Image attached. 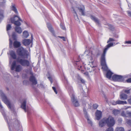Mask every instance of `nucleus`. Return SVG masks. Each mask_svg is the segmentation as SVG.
Returning <instances> with one entry per match:
<instances>
[{"instance_id":"nucleus-1","label":"nucleus","mask_w":131,"mask_h":131,"mask_svg":"<svg viewBox=\"0 0 131 131\" xmlns=\"http://www.w3.org/2000/svg\"><path fill=\"white\" fill-rule=\"evenodd\" d=\"M115 121L114 117L111 116H109L107 118L105 117L100 121L99 123L100 127H102L106 124L109 128L105 131H114L112 127L115 124Z\"/></svg>"},{"instance_id":"nucleus-2","label":"nucleus","mask_w":131,"mask_h":131,"mask_svg":"<svg viewBox=\"0 0 131 131\" xmlns=\"http://www.w3.org/2000/svg\"><path fill=\"white\" fill-rule=\"evenodd\" d=\"M108 48L106 47L104 49L103 53L102 54L101 58V62L102 66V69L105 71H106L108 69V67L107 66L105 59V55L107 51Z\"/></svg>"},{"instance_id":"nucleus-3","label":"nucleus","mask_w":131,"mask_h":131,"mask_svg":"<svg viewBox=\"0 0 131 131\" xmlns=\"http://www.w3.org/2000/svg\"><path fill=\"white\" fill-rule=\"evenodd\" d=\"M108 48L106 47L104 49L103 53L102 54L101 58V62L102 66V69L105 71H106L108 69V67L107 66L105 59V55L107 51Z\"/></svg>"},{"instance_id":"nucleus-4","label":"nucleus","mask_w":131,"mask_h":131,"mask_svg":"<svg viewBox=\"0 0 131 131\" xmlns=\"http://www.w3.org/2000/svg\"><path fill=\"white\" fill-rule=\"evenodd\" d=\"M18 54L22 57L25 58L28 56V51L23 47H21L18 48L17 50Z\"/></svg>"},{"instance_id":"nucleus-5","label":"nucleus","mask_w":131,"mask_h":131,"mask_svg":"<svg viewBox=\"0 0 131 131\" xmlns=\"http://www.w3.org/2000/svg\"><path fill=\"white\" fill-rule=\"evenodd\" d=\"M17 61L23 67H28L30 64V61L27 59L18 58L17 59Z\"/></svg>"},{"instance_id":"nucleus-6","label":"nucleus","mask_w":131,"mask_h":131,"mask_svg":"<svg viewBox=\"0 0 131 131\" xmlns=\"http://www.w3.org/2000/svg\"><path fill=\"white\" fill-rule=\"evenodd\" d=\"M11 69L12 70H15L16 71L19 72L21 70L22 67L20 65H17L16 61L14 60L12 63Z\"/></svg>"},{"instance_id":"nucleus-7","label":"nucleus","mask_w":131,"mask_h":131,"mask_svg":"<svg viewBox=\"0 0 131 131\" xmlns=\"http://www.w3.org/2000/svg\"><path fill=\"white\" fill-rule=\"evenodd\" d=\"M11 20L12 23H14L15 25L18 26L21 25V24L19 21H22V20L18 16L15 15L13 17L11 18Z\"/></svg>"},{"instance_id":"nucleus-8","label":"nucleus","mask_w":131,"mask_h":131,"mask_svg":"<svg viewBox=\"0 0 131 131\" xmlns=\"http://www.w3.org/2000/svg\"><path fill=\"white\" fill-rule=\"evenodd\" d=\"M71 95V94H70ZM71 100L73 105L75 107H77L79 106V105L78 101L76 100L74 94L72 93L71 96Z\"/></svg>"},{"instance_id":"nucleus-9","label":"nucleus","mask_w":131,"mask_h":131,"mask_svg":"<svg viewBox=\"0 0 131 131\" xmlns=\"http://www.w3.org/2000/svg\"><path fill=\"white\" fill-rule=\"evenodd\" d=\"M74 64L75 66L77 67L78 69L80 70L83 63L81 59H79L77 60L74 61Z\"/></svg>"},{"instance_id":"nucleus-10","label":"nucleus","mask_w":131,"mask_h":131,"mask_svg":"<svg viewBox=\"0 0 131 131\" xmlns=\"http://www.w3.org/2000/svg\"><path fill=\"white\" fill-rule=\"evenodd\" d=\"M81 72L82 73L87 76H89V75H92L95 74V71L94 70H92L91 71H89V72H87L83 70H81Z\"/></svg>"},{"instance_id":"nucleus-11","label":"nucleus","mask_w":131,"mask_h":131,"mask_svg":"<svg viewBox=\"0 0 131 131\" xmlns=\"http://www.w3.org/2000/svg\"><path fill=\"white\" fill-rule=\"evenodd\" d=\"M92 54L95 57L97 58L100 56V51L98 48L94 49L92 51Z\"/></svg>"},{"instance_id":"nucleus-12","label":"nucleus","mask_w":131,"mask_h":131,"mask_svg":"<svg viewBox=\"0 0 131 131\" xmlns=\"http://www.w3.org/2000/svg\"><path fill=\"white\" fill-rule=\"evenodd\" d=\"M2 100L7 105L8 108L11 109L12 107V105L6 97L5 96H3Z\"/></svg>"},{"instance_id":"nucleus-13","label":"nucleus","mask_w":131,"mask_h":131,"mask_svg":"<svg viewBox=\"0 0 131 131\" xmlns=\"http://www.w3.org/2000/svg\"><path fill=\"white\" fill-rule=\"evenodd\" d=\"M31 38L32 40H31L29 39H24L22 41V43L23 45L25 46H28L32 42V39L33 38L32 35H31Z\"/></svg>"},{"instance_id":"nucleus-14","label":"nucleus","mask_w":131,"mask_h":131,"mask_svg":"<svg viewBox=\"0 0 131 131\" xmlns=\"http://www.w3.org/2000/svg\"><path fill=\"white\" fill-rule=\"evenodd\" d=\"M29 79L30 81L32 83V85H35L37 84V80L34 76H30Z\"/></svg>"},{"instance_id":"nucleus-15","label":"nucleus","mask_w":131,"mask_h":131,"mask_svg":"<svg viewBox=\"0 0 131 131\" xmlns=\"http://www.w3.org/2000/svg\"><path fill=\"white\" fill-rule=\"evenodd\" d=\"M47 27L48 28L49 30L53 34H54V31L53 29L51 24L50 23H47Z\"/></svg>"},{"instance_id":"nucleus-16","label":"nucleus","mask_w":131,"mask_h":131,"mask_svg":"<svg viewBox=\"0 0 131 131\" xmlns=\"http://www.w3.org/2000/svg\"><path fill=\"white\" fill-rule=\"evenodd\" d=\"M102 113L100 111L97 110L95 113V116L97 120H99L102 117Z\"/></svg>"},{"instance_id":"nucleus-17","label":"nucleus","mask_w":131,"mask_h":131,"mask_svg":"<svg viewBox=\"0 0 131 131\" xmlns=\"http://www.w3.org/2000/svg\"><path fill=\"white\" fill-rule=\"evenodd\" d=\"M76 8L78 9L79 12L81 13L82 15L83 16H84L85 15V8L84 6H82L81 8H80L79 7H76Z\"/></svg>"},{"instance_id":"nucleus-18","label":"nucleus","mask_w":131,"mask_h":131,"mask_svg":"<svg viewBox=\"0 0 131 131\" xmlns=\"http://www.w3.org/2000/svg\"><path fill=\"white\" fill-rule=\"evenodd\" d=\"M13 45L15 48H18L21 46V44L20 42L16 40L14 42Z\"/></svg>"},{"instance_id":"nucleus-19","label":"nucleus","mask_w":131,"mask_h":131,"mask_svg":"<svg viewBox=\"0 0 131 131\" xmlns=\"http://www.w3.org/2000/svg\"><path fill=\"white\" fill-rule=\"evenodd\" d=\"M90 18L92 20H93L95 23H96L98 25H100L99 20L97 18H96L95 16L92 15H91Z\"/></svg>"},{"instance_id":"nucleus-20","label":"nucleus","mask_w":131,"mask_h":131,"mask_svg":"<svg viewBox=\"0 0 131 131\" xmlns=\"http://www.w3.org/2000/svg\"><path fill=\"white\" fill-rule=\"evenodd\" d=\"M10 56L12 58L16 59L17 58V55L15 51L13 50H11L9 52Z\"/></svg>"},{"instance_id":"nucleus-21","label":"nucleus","mask_w":131,"mask_h":131,"mask_svg":"<svg viewBox=\"0 0 131 131\" xmlns=\"http://www.w3.org/2000/svg\"><path fill=\"white\" fill-rule=\"evenodd\" d=\"M127 102L126 101H122L120 100H118L115 102V103L114 104V105H116L117 104H126Z\"/></svg>"},{"instance_id":"nucleus-22","label":"nucleus","mask_w":131,"mask_h":131,"mask_svg":"<svg viewBox=\"0 0 131 131\" xmlns=\"http://www.w3.org/2000/svg\"><path fill=\"white\" fill-rule=\"evenodd\" d=\"M120 97L121 99L125 100L127 99L128 96L126 94L122 93L120 95Z\"/></svg>"},{"instance_id":"nucleus-23","label":"nucleus","mask_w":131,"mask_h":131,"mask_svg":"<svg viewBox=\"0 0 131 131\" xmlns=\"http://www.w3.org/2000/svg\"><path fill=\"white\" fill-rule=\"evenodd\" d=\"M113 74V73L110 70H109L106 73V77L107 78L110 79Z\"/></svg>"},{"instance_id":"nucleus-24","label":"nucleus","mask_w":131,"mask_h":131,"mask_svg":"<svg viewBox=\"0 0 131 131\" xmlns=\"http://www.w3.org/2000/svg\"><path fill=\"white\" fill-rule=\"evenodd\" d=\"M15 31L19 34H20L22 32V30L20 27L16 26L15 28Z\"/></svg>"},{"instance_id":"nucleus-25","label":"nucleus","mask_w":131,"mask_h":131,"mask_svg":"<svg viewBox=\"0 0 131 131\" xmlns=\"http://www.w3.org/2000/svg\"><path fill=\"white\" fill-rule=\"evenodd\" d=\"M21 107L24 109L25 112H26V102L25 101H24L21 104Z\"/></svg>"},{"instance_id":"nucleus-26","label":"nucleus","mask_w":131,"mask_h":131,"mask_svg":"<svg viewBox=\"0 0 131 131\" xmlns=\"http://www.w3.org/2000/svg\"><path fill=\"white\" fill-rule=\"evenodd\" d=\"M15 121L13 123V125H16L18 127H19L20 125V124L19 121L16 118L15 119Z\"/></svg>"},{"instance_id":"nucleus-27","label":"nucleus","mask_w":131,"mask_h":131,"mask_svg":"<svg viewBox=\"0 0 131 131\" xmlns=\"http://www.w3.org/2000/svg\"><path fill=\"white\" fill-rule=\"evenodd\" d=\"M117 81L122 82L124 80V78L122 76L118 75Z\"/></svg>"},{"instance_id":"nucleus-28","label":"nucleus","mask_w":131,"mask_h":131,"mask_svg":"<svg viewBox=\"0 0 131 131\" xmlns=\"http://www.w3.org/2000/svg\"><path fill=\"white\" fill-rule=\"evenodd\" d=\"M113 114L115 116L118 115L120 112V111L118 110H114L113 111Z\"/></svg>"},{"instance_id":"nucleus-29","label":"nucleus","mask_w":131,"mask_h":131,"mask_svg":"<svg viewBox=\"0 0 131 131\" xmlns=\"http://www.w3.org/2000/svg\"><path fill=\"white\" fill-rule=\"evenodd\" d=\"M29 35L27 31H25L23 32V36L24 38H27L28 36Z\"/></svg>"},{"instance_id":"nucleus-30","label":"nucleus","mask_w":131,"mask_h":131,"mask_svg":"<svg viewBox=\"0 0 131 131\" xmlns=\"http://www.w3.org/2000/svg\"><path fill=\"white\" fill-rule=\"evenodd\" d=\"M115 131H125V130L123 127H117L115 129Z\"/></svg>"},{"instance_id":"nucleus-31","label":"nucleus","mask_w":131,"mask_h":131,"mask_svg":"<svg viewBox=\"0 0 131 131\" xmlns=\"http://www.w3.org/2000/svg\"><path fill=\"white\" fill-rule=\"evenodd\" d=\"M11 8L12 10L16 14L18 13V12L17 9L14 5L12 6L11 7Z\"/></svg>"},{"instance_id":"nucleus-32","label":"nucleus","mask_w":131,"mask_h":131,"mask_svg":"<svg viewBox=\"0 0 131 131\" xmlns=\"http://www.w3.org/2000/svg\"><path fill=\"white\" fill-rule=\"evenodd\" d=\"M118 75H113L112 77V79L113 80L115 81H117Z\"/></svg>"},{"instance_id":"nucleus-33","label":"nucleus","mask_w":131,"mask_h":131,"mask_svg":"<svg viewBox=\"0 0 131 131\" xmlns=\"http://www.w3.org/2000/svg\"><path fill=\"white\" fill-rule=\"evenodd\" d=\"M114 44L112 42H110L107 44L106 46L108 49L110 47L113 46Z\"/></svg>"},{"instance_id":"nucleus-34","label":"nucleus","mask_w":131,"mask_h":131,"mask_svg":"<svg viewBox=\"0 0 131 131\" xmlns=\"http://www.w3.org/2000/svg\"><path fill=\"white\" fill-rule=\"evenodd\" d=\"M85 117L87 119V122H88V123L89 124H91V125H92V123L91 121L90 120L88 116H86V117Z\"/></svg>"},{"instance_id":"nucleus-35","label":"nucleus","mask_w":131,"mask_h":131,"mask_svg":"<svg viewBox=\"0 0 131 131\" xmlns=\"http://www.w3.org/2000/svg\"><path fill=\"white\" fill-rule=\"evenodd\" d=\"M12 37L14 40H16V36L15 32H14L13 33Z\"/></svg>"},{"instance_id":"nucleus-36","label":"nucleus","mask_w":131,"mask_h":131,"mask_svg":"<svg viewBox=\"0 0 131 131\" xmlns=\"http://www.w3.org/2000/svg\"><path fill=\"white\" fill-rule=\"evenodd\" d=\"M11 26L9 24H7L6 26V30L7 31L10 30L11 28Z\"/></svg>"},{"instance_id":"nucleus-37","label":"nucleus","mask_w":131,"mask_h":131,"mask_svg":"<svg viewBox=\"0 0 131 131\" xmlns=\"http://www.w3.org/2000/svg\"><path fill=\"white\" fill-rule=\"evenodd\" d=\"M108 26H109V29L111 31H112L114 30V27L113 26L110 24H109Z\"/></svg>"},{"instance_id":"nucleus-38","label":"nucleus","mask_w":131,"mask_h":131,"mask_svg":"<svg viewBox=\"0 0 131 131\" xmlns=\"http://www.w3.org/2000/svg\"><path fill=\"white\" fill-rule=\"evenodd\" d=\"M115 41V39H114L113 38H109V39L107 40V43H108L109 42H111L114 41Z\"/></svg>"},{"instance_id":"nucleus-39","label":"nucleus","mask_w":131,"mask_h":131,"mask_svg":"<svg viewBox=\"0 0 131 131\" xmlns=\"http://www.w3.org/2000/svg\"><path fill=\"white\" fill-rule=\"evenodd\" d=\"M98 106V105L97 104H94L93 105V108L95 109H96L97 108Z\"/></svg>"},{"instance_id":"nucleus-40","label":"nucleus","mask_w":131,"mask_h":131,"mask_svg":"<svg viewBox=\"0 0 131 131\" xmlns=\"http://www.w3.org/2000/svg\"><path fill=\"white\" fill-rule=\"evenodd\" d=\"M83 111L84 114L85 115V117H86V116H88V115H87V112H86V109L85 108H84L83 109Z\"/></svg>"},{"instance_id":"nucleus-41","label":"nucleus","mask_w":131,"mask_h":131,"mask_svg":"<svg viewBox=\"0 0 131 131\" xmlns=\"http://www.w3.org/2000/svg\"><path fill=\"white\" fill-rule=\"evenodd\" d=\"M124 43L125 44H128L131 45L130 46H131V41H125L124 42Z\"/></svg>"},{"instance_id":"nucleus-42","label":"nucleus","mask_w":131,"mask_h":131,"mask_svg":"<svg viewBox=\"0 0 131 131\" xmlns=\"http://www.w3.org/2000/svg\"><path fill=\"white\" fill-rule=\"evenodd\" d=\"M126 114L127 115L128 117L131 118V112L127 111L126 112Z\"/></svg>"},{"instance_id":"nucleus-43","label":"nucleus","mask_w":131,"mask_h":131,"mask_svg":"<svg viewBox=\"0 0 131 131\" xmlns=\"http://www.w3.org/2000/svg\"><path fill=\"white\" fill-rule=\"evenodd\" d=\"M60 27L63 30H65L66 29V28L64 26L63 24H61L60 25Z\"/></svg>"},{"instance_id":"nucleus-44","label":"nucleus","mask_w":131,"mask_h":131,"mask_svg":"<svg viewBox=\"0 0 131 131\" xmlns=\"http://www.w3.org/2000/svg\"><path fill=\"white\" fill-rule=\"evenodd\" d=\"M0 16L2 18L4 17V13L3 11H0Z\"/></svg>"},{"instance_id":"nucleus-45","label":"nucleus","mask_w":131,"mask_h":131,"mask_svg":"<svg viewBox=\"0 0 131 131\" xmlns=\"http://www.w3.org/2000/svg\"><path fill=\"white\" fill-rule=\"evenodd\" d=\"M121 115L123 117H126L127 116H126V114H125L124 111H123L121 114Z\"/></svg>"},{"instance_id":"nucleus-46","label":"nucleus","mask_w":131,"mask_h":131,"mask_svg":"<svg viewBox=\"0 0 131 131\" xmlns=\"http://www.w3.org/2000/svg\"><path fill=\"white\" fill-rule=\"evenodd\" d=\"M127 123L131 126V120H129L127 121Z\"/></svg>"},{"instance_id":"nucleus-47","label":"nucleus","mask_w":131,"mask_h":131,"mask_svg":"<svg viewBox=\"0 0 131 131\" xmlns=\"http://www.w3.org/2000/svg\"><path fill=\"white\" fill-rule=\"evenodd\" d=\"M58 37L62 39V40L63 41H66V39L65 37L62 36H58Z\"/></svg>"},{"instance_id":"nucleus-48","label":"nucleus","mask_w":131,"mask_h":131,"mask_svg":"<svg viewBox=\"0 0 131 131\" xmlns=\"http://www.w3.org/2000/svg\"><path fill=\"white\" fill-rule=\"evenodd\" d=\"M80 81L82 83L84 84L85 83V81L82 78H81L80 79Z\"/></svg>"},{"instance_id":"nucleus-49","label":"nucleus","mask_w":131,"mask_h":131,"mask_svg":"<svg viewBox=\"0 0 131 131\" xmlns=\"http://www.w3.org/2000/svg\"><path fill=\"white\" fill-rule=\"evenodd\" d=\"M126 81L127 83H131V78H128L126 80Z\"/></svg>"},{"instance_id":"nucleus-50","label":"nucleus","mask_w":131,"mask_h":131,"mask_svg":"<svg viewBox=\"0 0 131 131\" xmlns=\"http://www.w3.org/2000/svg\"><path fill=\"white\" fill-rule=\"evenodd\" d=\"M52 89L56 94L57 93V92L56 90V88L54 87H52Z\"/></svg>"},{"instance_id":"nucleus-51","label":"nucleus","mask_w":131,"mask_h":131,"mask_svg":"<svg viewBox=\"0 0 131 131\" xmlns=\"http://www.w3.org/2000/svg\"><path fill=\"white\" fill-rule=\"evenodd\" d=\"M127 101L131 105V97L129 99H128Z\"/></svg>"},{"instance_id":"nucleus-52","label":"nucleus","mask_w":131,"mask_h":131,"mask_svg":"<svg viewBox=\"0 0 131 131\" xmlns=\"http://www.w3.org/2000/svg\"><path fill=\"white\" fill-rule=\"evenodd\" d=\"M124 92L127 94H128L130 93V90H125Z\"/></svg>"},{"instance_id":"nucleus-53","label":"nucleus","mask_w":131,"mask_h":131,"mask_svg":"<svg viewBox=\"0 0 131 131\" xmlns=\"http://www.w3.org/2000/svg\"><path fill=\"white\" fill-rule=\"evenodd\" d=\"M127 13L128 14V15L131 17V12L129 11H127Z\"/></svg>"},{"instance_id":"nucleus-54","label":"nucleus","mask_w":131,"mask_h":131,"mask_svg":"<svg viewBox=\"0 0 131 131\" xmlns=\"http://www.w3.org/2000/svg\"><path fill=\"white\" fill-rule=\"evenodd\" d=\"M72 8L73 9V11H74V13L76 14V15L77 16V14L76 13V11H75V9H74V8L73 7H72Z\"/></svg>"},{"instance_id":"nucleus-55","label":"nucleus","mask_w":131,"mask_h":131,"mask_svg":"<svg viewBox=\"0 0 131 131\" xmlns=\"http://www.w3.org/2000/svg\"><path fill=\"white\" fill-rule=\"evenodd\" d=\"M12 41L10 39L9 40V45H12Z\"/></svg>"},{"instance_id":"nucleus-56","label":"nucleus","mask_w":131,"mask_h":131,"mask_svg":"<svg viewBox=\"0 0 131 131\" xmlns=\"http://www.w3.org/2000/svg\"><path fill=\"white\" fill-rule=\"evenodd\" d=\"M27 81H26L24 80L23 81V83L24 84L25 82H26Z\"/></svg>"},{"instance_id":"nucleus-57","label":"nucleus","mask_w":131,"mask_h":131,"mask_svg":"<svg viewBox=\"0 0 131 131\" xmlns=\"http://www.w3.org/2000/svg\"><path fill=\"white\" fill-rule=\"evenodd\" d=\"M18 131H22V130L21 129H19L18 130Z\"/></svg>"},{"instance_id":"nucleus-58","label":"nucleus","mask_w":131,"mask_h":131,"mask_svg":"<svg viewBox=\"0 0 131 131\" xmlns=\"http://www.w3.org/2000/svg\"><path fill=\"white\" fill-rule=\"evenodd\" d=\"M14 19H15V21L16 20H17V18H14Z\"/></svg>"},{"instance_id":"nucleus-59","label":"nucleus","mask_w":131,"mask_h":131,"mask_svg":"<svg viewBox=\"0 0 131 131\" xmlns=\"http://www.w3.org/2000/svg\"><path fill=\"white\" fill-rule=\"evenodd\" d=\"M124 46V45H122V46H123V47H124V46Z\"/></svg>"},{"instance_id":"nucleus-60","label":"nucleus","mask_w":131,"mask_h":131,"mask_svg":"<svg viewBox=\"0 0 131 131\" xmlns=\"http://www.w3.org/2000/svg\"><path fill=\"white\" fill-rule=\"evenodd\" d=\"M116 38H117L118 37V36H117L116 37Z\"/></svg>"}]
</instances>
